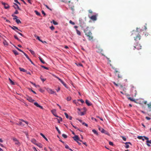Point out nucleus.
<instances>
[{
	"label": "nucleus",
	"instance_id": "nucleus-1",
	"mask_svg": "<svg viewBox=\"0 0 151 151\" xmlns=\"http://www.w3.org/2000/svg\"><path fill=\"white\" fill-rule=\"evenodd\" d=\"M84 32L85 35L88 37V40H89L91 41L93 39V37L92 35V34L89 29V28L88 27L84 29Z\"/></svg>",
	"mask_w": 151,
	"mask_h": 151
},
{
	"label": "nucleus",
	"instance_id": "nucleus-2",
	"mask_svg": "<svg viewBox=\"0 0 151 151\" xmlns=\"http://www.w3.org/2000/svg\"><path fill=\"white\" fill-rule=\"evenodd\" d=\"M131 92L132 93V94L134 97H135L137 94V91L136 90L135 88L133 86H132V88H131Z\"/></svg>",
	"mask_w": 151,
	"mask_h": 151
},
{
	"label": "nucleus",
	"instance_id": "nucleus-3",
	"mask_svg": "<svg viewBox=\"0 0 151 151\" xmlns=\"http://www.w3.org/2000/svg\"><path fill=\"white\" fill-rule=\"evenodd\" d=\"M98 16V14H96L95 15H93L91 17H90L89 16V17L90 18V19L93 21H95L97 20V17Z\"/></svg>",
	"mask_w": 151,
	"mask_h": 151
},
{
	"label": "nucleus",
	"instance_id": "nucleus-4",
	"mask_svg": "<svg viewBox=\"0 0 151 151\" xmlns=\"http://www.w3.org/2000/svg\"><path fill=\"white\" fill-rule=\"evenodd\" d=\"M144 138H145V139L147 140L146 142L147 143V145L149 146H150V145L148 144L150 143L151 144V140H149L148 139L149 138L148 137H146L145 136H144Z\"/></svg>",
	"mask_w": 151,
	"mask_h": 151
},
{
	"label": "nucleus",
	"instance_id": "nucleus-5",
	"mask_svg": "<svg viewBox=\"0 0 151 151\" xmlns=\"http://www.w3.org/2000/svg\"><path fill=\"white\" fill-rule=\"evenodd\" d=\"M12 139L15 142V145L19 146L20 145V142L16 138L14 137Z\"/></svg>",
	"mask_w": 151,
	"mask_h": 151
},
{
	"label": "nucleus",
	"instance_id": "nucleus-6",
	"mask_svg": "<svg viewBox=\"0 0 151 151\" xmlns=\"http://www.w3.org/2000/svg\"><path fill=\"white\" fill-rule=\"evenodd\" d=\"M47 90L48 92L50 94L56 95V94L55 93V92L53 91L51 89L47 88Z\"/></svg>",
	"mask_w": 151,
	"mask_h": 151
},
{
	"label": "nucleus",
	"instance_id": "nucleus-7",
	"mask_svg": "<svg viewBox=\"0 0 151 151\" xmlns=\"http://www.w3.org/2000/svg\"><path fill=\"white\" fill-rule=\"evenodd\" d=\"M142 46L140 45V44H137L134 47V50H135V49H137L138 50L141 49Z\"/></svg>",
	"mask_w": 151,
	"mask_h": 151
},
{
	"label": "nucleus",
	"instance_id": "nucleus-8",
	"mask_svg": "<svg viewBox=\"0 0 151 151\" xmlns=\"http://www.w3.org/2000/svg\"><path fill=\"white\" fill-rule=\"evenodd\" d=\"M73 138L74 140H75L77 142L78 140L79 141L81 142H82V140H80L79 139V138L77 135H75L74 137H73Z\"/></svg>",
	"mask_w": 151,
	"mask_h": 151
},
{
	"label": "nucleus",
	"instance_id": "nucleus-9",
	"mask_svg": "<svg viewBox=\"0 0 151 151\" xmlns=\"http://www.w3.org/2000/svg\"><path fill=\"white\" fill-rule=\"evenodd\" d=\"M1 3L4 6L5 9H7L9 8V6L7 4L3 2H2Z\"/></svg>",
	"mask_w": 151,
	"mask_h": 151
},
{
	"label": "nucleus",
	"instance_id": "nucleus-10",
	"mask_svg": "<svg viewBox=\"0 0 151 151\" xmlns=\"http://www.w3.org/2000/svg\"><path fill=\"white\" fill-rule=\"evenodd\" d=\"M141 38V36L140 35L138 34L135 37H134V40L136 41L139 40Z\"/></svg>",
	"mask_w": 151,
	"mask_h": 151
},
{
	"label": "nucleus",
	"instance_id": "nucleus-11",
	"mask_svg": "<svg viewBox=\"0 0 151 151\" xmlns=\"http://www.w3.org/2000/svg\"><path fill=\"white\" fill-rule=\"evenodd\" d=\"M14 4L13 6L15 9H18L19 10H20V9L19 7L16 4L14 3Z\"/></svg>",
	"mask_w": 151,
	"mask_h": 151
},
{
	"label": "nucleus",
	"instance_id": "nucleus-12",
	"mask_svg": "<svg viewBox=\"0 0 151 151\" xmlns=\"http://www.w3.org/2000/svg\"><path fill=\"white\" fill-rule=\"evenodd\" d=\"M11 28H12L13 29L15 30L16 31L15 29H17L19 31H20L21 32H22V31L20 30L18 28L15 26H13L12 27H11Z\"/></svg>",
	"mask_w": 151,
	"mask_h": 151
},
{
	"label": "nucleus",
	"instance_id": "nucleus-13",
	"mask_svg": "<svg viewBox=\"0 0 151 151\" xmlns=\"http://www.w3.org/2000/svg\"><path fill=\"white\" fill-rule=\"evenodd\" d=\"M34 104L36 106H37V107H39L41 109H43V107L42 106H40V105H39L37 103V102H35L34 103Z\"/></svg>",
	"mask_w": 151,
	"mask_h": 151
},
{
	"label": "nucleus",
	"instance_id": "nucleus-14",
	"mask_svg": "<svg viewBox=\"0 0 151 151\" xmlns=\"http://www.w3.org/2000/svg\"><path fill=\"white\" fill-rule=\"evenodd\" d=\"M52 113L55 116L57 117H58V116L55 115L56 114V110L55 109H53L51 110V111Z\"/></svg>",
	"mask_w": 151,
	"mask_h": 151
},
{
	"label": "nucleus",
	"instance_id": "nucleus-15",
	"mask_svg": "<svg viewBox=\"0 0 151 151\" xmlns=\"http://www.w3.org/2000/svg\"><path fill=\"white\" fill-rule=\"evenodd\" d=\"M127 98L129 100L131 101H134L135 103H136V101L134 99L130 97H128Z\"/></svg>",
	"mask_w": 151,
	"mask_h": 151
},
{
	"label": "nucleus",
	"instance_id": "nucleus-16",
	"mask_svg": "<svg viewBox=\"0 0 151 151\" xmlns=\"http://www.w3.org/2000/svg\"><path fill=\"white\" fill-rule=\"evenodd\" d=\"M16 124L17 125H19L22 127L24 126V124L21 122H19V123H16Z\"/></svg>",
	"mask_w": 151,
	"mask_h": 151
},
{
	"label": "nucleus",
	"instance_id": "nucleus-17",
	"mask_svg": "<svg viewBox=\"0 0 151 151\" xmlns=\"http://www.w3.org/2000/svg\"><path fill=\"white\" fill-rule=\"evenodd\" d=\"M31 141L33 144L37 145V142L35 139H31Z\"/></svg>",
	"mask_w": 151,
	"mask_h": 151
},
{
	"label": "nucleus",
	"instance_id": "nucleus-18",
	"mask_svg": "<svg viewBox=\"0 0 151 151\" xmlns=\"http://www.w3.org/2000/svg\"><path fill=\"white\" fill-rule=\"evenodd\" d=\"M99 130L102 133H103L104 131V129L100 127H98Z\"/></svg>",
	"mask_w": 151,
	"mask_h": 151
},
{
	"label": "nucleus",
	"instance_id": "nucleus-19",
	"mask_svg": "<svg viewBox=\"0 0 151 151\" xmlns=\"http://www.w3.org/2000/svg\"><path fill=\"white\" fill-rule=\"evenodd\" d=\"M27 99L30 102H33L34 101V100L33 99L31 98L30 97H28Z\"/></svg>",
	"mask_w": 151,
	"mask_h": 151
},
{
	"label": "nucleus",
	"instance_id": "nucleus-20",
	"mask_svg": "<svg viewBox=\"0 0 151 151\" xmlns=\"http://www.w3.org/2000/svg\"><path fill=\"white\" fill-rule=\"evenodd\" d=\"M86 103L87 105L88 106H91V103L87 100H86Z\"/></svg>",
	"mask_w": 151,
	"mask_h": 151
},
{
	"label": "nucleus",
	"instance_id": "nucleus-21",
	"mask_svg": "<svg viewBox=\"0 0 151 151\" xmlns=\"http://www.w3.org/2000/svg\"><path fill=\"white\" fill-rule=\"evenodd\" d=\"M129 143V144H130V145H131V144L130 142H127L125 143V145H126L125 146V147L126 148H129V145H128L127 144Z\"/></svg>",
	"mask_w": 151,
	"mask_h": 151
},
{
	"label": "nucleus",
	"instance_id": "nucleus-22",
	"mask_svg": "<svg viewBox=\"0 0 151 151\" xmlns=\"http://www.w3.org/2000/svg\"><path fill=\"white\" fill-rule=\"evenodd\" d=\"M144 137H143L142 136H139L137 137V138L140 139H142L143 141H144L145 140V139H144L143 138Z\"/></svg>",
	"mask_w": 151,
	"mask_h": 151
},
{
	"label": "nucleus",
	"instance_id": "nucleus-23",
	"mask_svg": "<svg viewBox=\"0 0 151 151\" xmlns=\"http://www.w3.org/2000/svg\"><path fill=\"white\" fill-rule=\"evenodd\" d=\"M39 60L43 64H44L45 63V62L42 60V58L40 57H39Z\"/></svg>",
	"mask_w": 151,
	"mask_h": 151
},
{
	"label": "nucleus",
	"instance_id": "nucleus-24",
	"mask_svg": "<svg viewBox=\"0 0 151 151\" xmlns=\"http://www.w3.org/2000/svg\"><path fill=\"white\" fill-rule=\"evenodd\" d=\"M40 135L42 136V137L44 138L46 141H47L48 139H47L45 137V135L42 133H40Z\"/></svg>",
	"mask_w": 151,
	"mask_h": 151
},
{
	"label": "nucleus",
	"instance_id": "nucleus-25",
	"mask_svg": "<svg viewBox=\"0 0 151 151\" xmlns=\"http://www.w3.org/2000/svg\"><path fill=\"white\" fill-rule=\"evenodd\" d=\"M3 43L5 45L7 46L8 45V44L7 42L5 40H4L3 42Z\"/></svg>",
	"mask_w": 151,
	"mask_h": 151
},
{
	"label": "nucleus",
	"instance_id": "nucleus-26",
	"mask_svg": "<svg viewBox=\"0 0 151 151\" xmlns=\"http://www.w3.org/2000/svg\"><path fill=\"white\" fill-rule=\"evenodd\" d=\"M148 108L150 109V111H151V104L149 103L147 104Z\"/></svg>",
	"mask_w": 151,
	"mask_h": 151
},
{
	"label": "nucleus",
	"instance_id": "nucleus-27",
	"mask_svg": "<svg viewBox=\"0 0 151 151\" xmlns=\"http://www.w3.org/2000/svg\"><path fill=\"white\" fill-rule=\"evenodd\" d=\"M13 52L15 55H18L19 54L18 53L16 50H13Z\"/></svg>",
	"mask_w": 151,
	"mask_h": 151
},
{
	"label": "nucleus",
	"instance_id": "nucleus-28",
	"mask_svg": "<svg viewBox=\"0 0 151 151\" xmlns=\"http://www.w3.org/2000/svg\"><path fill=\"white\" fill-rule=\"evenodd\" d=\"M97 48L99 50V52H101L103 51L102 49H101V47H97Z\"/></svg>",
	"mask_w": 151,
	"mask_h": 151
},
{
	"label": "nucleus",
	"instance_id": "nucleus-29",
	"mask_svg": "<svg viewBox=\"0 0 151 151\" xmlns=\"http://www.w3.org/2000/svg\"><path fill=\"white\" fill-rule=\"evenodd\" d=\"M15 21L18 24L21 23V21L19 19H16V20H15Z\"/></svg>",
	"mask_w": 151,
	"mask_h": 151
},
{
	"label": "nucleus",
	"instance_id": "nucleus-30",
	"mask_svg": "<svg viewBox=\"0 0 151 151\" xmlns=\"http://www.w3.org/2000/svg\"><path fill=\"white\" fill-rule=\"evenodd\" d=\"M19 69L20 70V71H23L24 72H25L26 71V70L23 68H19Z\"/></svg>",
	"mask_w": 151,
	"mask_h": 151
},
{
	"label": "nucleus",
	"instance_id": "nucleus-31",
	"mask_svg": "<svg viewBox=\"0 0 151 151\" xmlns=\"http://www.w3.org/2000/svg\"><path fill=\"white\" fill-rule=\"evenodd\" d=\"M61 1L63 2H65V3H70V1H68L67 0H61Z\"/></svg>",
	"mask_w": 151,
	"mask_h": 151
},
{
	"label": "nucleus",
	"instance_id": "nucleus-32",
	"mask_svg": "<svg viewBox=\"0 0 151 151\" xmlns=\"http://www.w3.org/2000/svg\"><path fill=\"white\" fill-rule=\"evenodd\" d=\"M55 129H56L57 130V131H58V133L59 134H61V132L60 131V130H59V129H58V127H55Z\"/></svg>",
	"mask_w": 151,
	"mask_h": 151
},
{
	"label": "nucleus",
	"instance_id": "nucleus-33",
	"mask_svg": "<svg viewBox=\"0 0 151 151\" xmlns=\"http://www.w3.org/2000/svg\"><path fill=\"white\" fill-rule=\"evenodd\" d=\"M76 31L77 34L79 35H80L81 34V32L77 29H76Z\"/></svg>",
	"mask_w": 151,
	"mask_h": 151
},
{
	"label": "nucleus",
	"instance_id": "nucleus-34",
	"mask_svg": "<svg viewBox=\"0 0 151 151\" xmlns=\"http://www.w3.org/2000/svg\"><path fill=\"white\" fill-rule=\"evenodd\" d=\"M19 120H21V121H22V122H24L27 124H28V122H27V121H24V120H23L22 119H20Z\"/></svg>",
	"mask_w": 151,
	"mask_h": 151
},
{
	"label": "nucleus",
	"instance_id": "nucleus-35",
	"mask_svg": "<svg viewBox=\"0 0 151 151\" xmlns=\"http://www.w3.org/2000/svg\"><path fill=\"white\" fill-rule=\"evenodd\" d=\"M35 13L36 14H37V15L40 16V13H39L37 11L35 10Z\"/></svg>",
	"mask_w": 151,
	"mask_h": 151
},
{
	"label": "nucleus",
	"instance_id": "nucleus-36",
	"mask_svg": "<svg viewBox=\"0 0 151 151\" xmlns=\"http://www.w3.org/2000/svg\"><path fill=\"white\" fill-rule=\"evenodd\" d=\"M36 145L40 148H42V145L40 143L37 144V145Z\"/></svg>",
	"mask_w": 151,
	"mask_h": 151
},
{
	"label": "nucleus",
	"instance_id": "nucleus-37",
	"mask_svg": "<svg viewBox=\"0 0 151 151\" xmlns=\"http://www.w3.org/2000/svg\"><path fill=\"white\" fill-rule=\"evenodd\" d=\"M71 99V97L70 96L66 98V100L67 101H70Z\"/></svg>",
	"mask_w": 151,
	"mask_h": 151
},
{
	"label": "nucleus",
	"instance_id": "nucleus-38",
	"mask_svg": "<svg viewBox=\"0 0 151 151\" xmlns=\"http://www.w3.org/2000/svg\"><path fill=\"white\" fill-rule=\"evenodd\" d=\"M92 132H93V133L95 134L98 135V134L97 132L95 129L92 130Z\"/></svg>",
	"mask_w": 151,
	"mask_h": 151
},
{
	"label": "nucleus",
	"instance_id": "nucleus-39",
	"mask_svg": "<svg viewBox=\"0 0 151 151\" xmlns=\"http://www.w3.org/2000/svg\"><path fill=\"white\" fill-rule=\"evenodd\" d=\"M9 81H10V83H11L12 84L14 85V83L9 78Z\"/></svg>",
	"mask_w": 151,
	"mask_h": 151
},
{
	"label": "nucleus",
	"instance_id": "nucleus-40",
	"mask_svg": "<svg viewBox=\"0 0 151 151\" xmlns=\"http://www.w3.org/2000/svg\"><path fill=\"white\" fill-rule=\"evenodd\" d=\"M12 17H14L13 18V19L14 20H16V19H17V16H14L13 15H12Z\"/></svg>",
	"mask_w": 151,
	"mask_h": 151
},
{
	"label": "nucleus",
	"instance_id": "nucleus-41",
	"mask_svg": "<svg viewBox=\"0 0 151 151\" xmlns=\"http://www.w3.org/2000/svg\"><path fill=\"white\" fill-rule=\"evenodd\" d=\"M23 53L28 59L29 58L27 55L26 53H25L24 52H23Z\"/></svg>",
	"mask_w": 151,
	"mask_h": 151
},
{
	"label": "nucleus",
	"instance_id": "nucleus-42",
	"mask_svg": "<svg viewBox=\"0 0 151 151\" xmlns=\"http://www.w3.org/2000/svg\"><path fill=\"white\" fill-rule=\"evenodd\" d=\"M36 39L37 40H39L41 42H42V40H41L40 39V38L38 36H36Z\"/></svg>",
	"mask_w": 151,
	"mask_h": 151
},
{
	"label": "nucleus",
	"instance_id": "nucleus-43",
	"mask_svg": "<svg viewBox=\"0 0 151 151\" xmlns=\"http://www.w3.org/2000/svg\"><path fill=\"white\" fill-rule=\"evenodd\" d=\"M69 23L72 25H74L75 24V23L74 22H72L71 20L69 21Z\"/></svg>",
	"mask_w": 151,
	"mask_h": 151
},
{
	"label": "nucleus",
	"instance_id": "nucleus-44",
	"mask_svg": "<svg viewBox=\"0 0 151 151\" xmlns=\"http://www.w3.org/2000/svg\"><path fill=\"white\" fill-rule=\"evenodd\" d=\"M52 22L53 24L55 25H57L58 24V23L54 20H52Z\"/></svg>",
	"mask_w": 151,
	"mask_h": 151
},
{
	"label": "nucleus",
	"instance_id": "nucleus-45",
	"mask_svg": "<svg viewBox=\"0 0 151 151\" xmlns=\"http://www.w3.org/2000/svg\"><path fill=\"white\" fill-rule=\"evenodd\" d=\"M14 37L15 39H16L18 41H19L20 40L18 38L17 36L16 35H14Z\"/></svg>",
	"mask_w": 151,
	"mask_h": 151
},
{
	"label": "nucleus",
	"instance_id": "nucleus-46",
	"mask_svg": "<svg viewBox=\"0 0 151 151\" xmlns=\"http://www.w3.org/2000/svg\"><path fill=\"white\" fill-rule=\"evenodd\" d=\"M103 133H104L105 134H106L107 135H109V133H108V132L105 130H104V132Z\"/></svg>",
	"mask_w": 151,
	"mask_h": 151
},
{
	"label": "nucleus",
	"instance_id": "nucleus-47",
	"mask_svg": "<svg viewBox=\"0 0 151 151\" xmlns=\"http://www.w3.org/2000/svg\"><path fill=\"white\" fill-rule=\"evenodd\" d=\"M62 136L65 138H66L67 137V136L65 134H63Z\"/></svg>",
	"mask_w": 151,
	"mask_h": 151
},
{
	"label": "nucleus",
	"instance_id": "nucleus-48",
	"mask_svg": "<svg viewBox=\"0 0 151 151\" xmlns=\"http://www.w3.org/2000/svg\"><path fill=\"white\" fill-rule=\"evenodd\" d=\"M40 78L43 82H44V81H45L46 80V79H45L44 78H42V76L40 77Z\"/></svg>",
	"mask_w": 151,
	"mask_h": 151
},
{
	"label": "nucleus",
	"instance_id": "nucleus-49",
	"mask_svg": "<svg viewBox=\"0 0 151 151\" xmlns=\"http://www.w3.org/2000/svg\"><path fill=\"white\" fill-rule=\"evenodd\" d=\"M64 114L65 116L68 119L69 118L68 115L66 113H65Z\"/></svg>",
	"mask_w": 151,
	"mask_h": 151
},
{
	"label": "nucleus",
	"instance_id": "nucleus-50",
	"mask_svg": "<svg viewBox=\"0 0 151 151\" xmlns=\"http://www.w3.org/2000/svg\"><path fill=\"white\" fill-rule=\"evenodd\" d=\"M81 116H83L85 114V112H81L80 114H79Z\"/></svg>",
	"mask_w": 151,
	"mask_h": 151
},
{
	"label": "nucleus",
	"instance_id": "nucleus-51",
	"mask_svg": "<svg viewBox=\"0 0 151 151\" xmlns=\"http://www.w3.org/2000/svg\"><path fill=\"white\" fill-rule=\"evenodd\" d=\"M44 5H45V6L46 7V8H47V9H49L50 10H51V11H52V9H51L50 8H49V7H48V6L47 5H45V4H44Z\"/></svg>",
	"mask_w": 151,
	"mask_h": 151
},
{
	"label": "nucleus",
	"instance_id": "nucleus-52",
	"mask_svg": "<svg viewBox=\"0 0 151 151\" xmlns=\"http://www.w3.org/2000/svg\"><path fill=\"white\" fill-rule=\"evenodd\" d=\"M109 145H111V146H113L114 145V144H113V143L112 142H111V141L109 142Z\"/></svg>",
	"mask_w": 151,
	"mask_h": 151
},
{
	"label": "nucleus",
	"instance_id": "nucleus-53",
	"mask_svg": "<svg viewBox=\"0 0 151 151\" xmlns=\"http://www.w3.org/2000/svg\"><path fill=\"white\" fill-rule=\"evenodd\" d=\"M15 47L16 49H17L20 52H21L23 53V52H24L23 51H22V50L18 48L17 47Z\"/></svg>",
	"mask_w": 151,
	"mask_h": 151
},
{
	"label": "nucleus",
	"instance_id": "nucleus-54",
	"mask_svg": "<svg viewBox=\"0 0 151 151\" xmlns=\"http://www.w3.org/2000/svg\"><path fill=\"white\" fill-rule=\"evenodd\" d=\"M50 28L52 30H53L54 29V27L53 26L50 27Z\"/></svg>",
	"mask_w": 151,
	"mask_h": 151
},
{
	"label": "nucleus",
	"instance_id": "nucleus-55",
	"mask_svg": "<svg viewBox=\"0 0 151 151\" xmlns=\"http://www.w3.org/2000/svg\"><path fill=\"white\" fill-rule=\"evenodd\" d=\"M78 100V101H81V102L82 103H83L84 102V101L82 99H79V100Z\"/></svg>",
	"mask_w": 151,
	"mask_h": 151
},
{
	"label": "nucleus",
	"instance_id": "nucleus-56",
	"mask_svg": "<svg viewBox=\"0 0 151 151\" xmlns=\"http://www.w3.org/2000/svg\"><path fill=\"white\" fill-rule=\"evenodd\" d=\"M73 127L75 129H78V130H79V131H81V132L82 131H81V130H80V129H78V128L77 127H75V126H74V125H73Z\"/></svg>",
	"mask_w": 151,
	"mask_h": 151
},
{
	"label": "nucleus",
	"instance_id": "nucleus-57",
	"mask_svg": "<svg viewBox=\"0 0 151 151\" xmlns=\"http://www.w3.org/2000/svg\"><path fill=\"white\" fill-rule=\"evenodd\" d=\"M113 83L116 86H119V84H118L114 82H113Z\"/></svg>",
	"mask_w": 151,
	"mask_h": 151
},
{
	"label": "nucleus",
	"instance_id": "nucleus-58",
	"mask_svg": "<svg viewBox=\"0 0 151 151\" xmlns=\"http://www.w3.org/2000/svg\"><path fill=\"white\" fill-rule=\"evenodd\" d=\"M41 67L42 68H45V69H47V70H48V68L47 67H45V66H41Z\"/></svg>",
	"mask_w": 151,
	"mask_h": 151
},
{
	"label": "nucleus",
	"instance_id": "nucleus-59",
	"mask_svg": "<svg viewBox=\"0 0 151 151\" xmlns=\"http://www.w3.org/2000/svg\"><path fill=\"white\" fill-rule=\"evenodd\" d=\"M31 54L34 55H35V52H34V51H33V50H32V52H31Z\"/></svg>",
	"mask_w": 151,
	"mask_h": 151
},
{
	"label": "nucleus",
	"instance_id": "nucleus-60",
	"mask_svg": "<svg viewBox=\"0 0 151 151\" xmlns=\"http://www.w3.org/2000/svg\"><path fill=\"white\" fill-rule=\"evenodd\" d=\"M118 77L119 78H122V76L121 75H120L119 74H118Z\"/></svg>",
	"mask_w": 151,
	"mask_h": 151
},
{
	"label": "nucleus",
	"instance_id": "nucleus-61",
	"mask_svg": "<svg viewBox=\"0 0 151 151\" xmlns=\"http://www.w3.org/2000/svg\"><path fill=\"white\" fill-rule=\"evenodd\" d=\"M82 124L83 125H85L86 127H87L88 126V124H86L85 123V122L82 123Z\"/></svg>",
	"mask_w": 151,
	"mask_h": 151
},
{
	"label": "nucleus",
	"instance_id": "nucleus-62",
	"mask_svg": "<svg viewBox=\"0 0 151 151\" xmlns=\"http://www.w3.org/2000/svg\"><path fill=\"white\" fill-rule=\"evenodd\" d=\"M65 148H66V149H69V147L68 146V145H66L65 146Z\"/></svg>",
	"mask_w": 151,
	"mask_h": 151
},
{
	"label": "nucleus",
	"instance_id": "nucleus-63",
	"mask_svg": "<svg viewBox=\"0 0 151 151\" xmlns=\"http://www.w3.org/2000/svg\"><path fill=\"white\" fill-rule=\"evenodd\" d=\"M59 80L62 83V84L64 83V82L62 81L60 79H59Z\"/></svg>",
	"mask_w": 151,
	"mask_h": 151
},
{
	"label": "nucleus",
	"instance_id": "nucleus-64",
	"mask_svg": "<svg viewBox=\"0 0 151 151\" xmlns=\"http://www.w3.org/2000/svg\"><path fill=\"white\" fill-rule=\"evenodd\" d=\"M88 12L89 13H91V14H92L93 13V12L91 10H90V9L88 10Z\"/></svg>",
	"mask_w": 151,
	"mask_h": 151
}]
</instances>
